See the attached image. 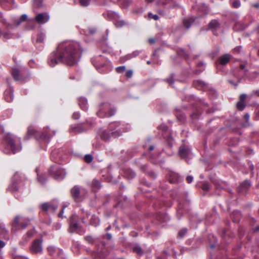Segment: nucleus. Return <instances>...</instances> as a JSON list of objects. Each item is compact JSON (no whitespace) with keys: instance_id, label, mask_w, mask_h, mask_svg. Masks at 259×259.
Wrapping results in <instances>:
<instances>
[{"instance_id":"f257e3e1","label":"nucleus","mask_w":259,"mask_h":259,"mask_svg":"<svg viewBox=\"0 0 259 259\" xmlns=\"http://www.w3.org/2000/svg\"><path fill=\"white\" fill-rule=\"evenodd\" d=\"M82 51L78 42H62L58 45L56 50L50 54L48 63L51 67H54L59 63L74 66L79 61Z\"/></svg>"},{"instance_id":"f03ea898","label":"nucleus","mask_w":259,"mask_h":259,"mask_svg":"<svg viewBox=\"0 0 259 259\" xmlns=\"http://www.w3.org/2000/svg\"><path fill=\"white\" fill-rule=\"evenodd\" d=\"M3 151L6 154H15L21 150L20 139L10 134L4 138Z\"/></svg>"},{"instance_id":"7ed1b4c3","label":"nucleus","mask_w":259,"mask_h":259,"mask_svg":"<svg viewBox=\"0 0 259 259\" xmlns=\"http://www.w3.org/2000/svg\"><path fill=\"white\" fill-rule=\"evenodd\" d=\"M116 110V108L109 103H101L97 107L96 115L100 118H108L114 116Z\"/></svg>"},{"instance_id":"20e7f679","label":"nucleus","mask_w":259,"mask_h":259,"mask_svg":"<svg viewBox=\"0 0 259 259\" xmlns=\"http://www.w3.org/2000/svg\"><path fill=\"white\" fill-rule=\"evenodd\" d=\"M38 135L39 136L40 140L44 141L45 143L48 142L52 136L49 130L47 129L44 130V131L41 134H37L34 128L31 127H29L28 128L27 134L24 137V139L25 140H27L33 136Z\"/></svg>"},{"instance_id":"39448f33","label":"nucleus","mask_w":259,"mask_h":259,"mask_svg":"<svg viewBox=\"0 0 259 259\" xmlns=\"http://www.w3.org/2000/svg\"><path fill=\"white\" fill-rule=\"evenodd\" d=\"M25 180L24 177H21L18 172H16L12 178V183L8 189L12 192L17 191L19 188L24 186Z\"/></svg>"},{"instance_id":"423d86ee","label":"nucleus","mask_w":259,"mask_h":259,"mask_svg":"<svg viewBox=\"0 0 259 259\" xmlns=\"http://www.w3.org/2000/svg\"><path fill=\"white\" fill-rule=\"evenodd\" d=\"M27 16L25 14L22 15L19 20H15L13 23H10L4 17L3 14L0 13V23L4 26H6L11 29H14L19 26L22 22L25 21Z\"/></svg>"},{"instance_id":"0eeeda50","label":"nucleus","mask_w":259,"mask_h":259,"mask_svg":"<svg viewBox=\"0 0 259 259\" xmlns=\"http://www.w3.org/2000/svg\"><path fill=\"white\" fill-rule=\"evenodd\" d=\"M71 196L75 202H80L85 198L84 190L77 185L74 186L70 190Z\"/></svg>"},{"instance_id":"6e6552de","label":"nucleus","mask_w":259,"mask_h":259,"mask_svg":"<svg viewBox=\"0 0 259 259\" xmlns=\"http://www.w3.org/2000/svg\"><path fill=\"white\" fill-rule=\"evenodd\" d=\"M49 174L56 180H62L65 176V171L59 165L54 164L49 169Z\"/></svg>"},{"instance_id":"1a4fd4ad","label":"nucleus","mask_w":259,"mask_h":259,"mask_svg":"<svg viewBox=\"0 0 259 259\" xmlns=\"http://www.w3.org/2000/svg\"><path fill=\"white\" fill-rule=\"evenodd\" d=\"M39 208L47 214L53 213L58 208V202L56 201L45 202L40 205Z\"/></svg>"},{"instance_id":"9d476101","label":"nucleus","mask_w":259,"mask_h":259,"mask_svg":"<svg viewBox=\"0 0 259 259\" xmlns=\"http://www.w3.org/2000/svg\"><path fill=\"white\" fill-rule=\"evenodd\" d=\"M50 158L54 162L60 163L65 158V153L62 149H55L52 151Z\"/></svg>"},{"instance_id":"9b49d317","label":"nucleus","mask_w":259,"mask_h":259,"mask_svg":"<svg viewBox=\"0 0 259 259\" xmlns=\"http://www.w3.org/2000/svg\"><path fill=\"white\" fill-rule=\"evenodd\" d=\"M30 251L32 254L41 253L42 251V241L39 239H35L30 247Z\"/></svg>"},{"instance_id":"f8f14e48","label":"nucleus","mask_w":259,"mask_h":259,"mask_svg":"<svg viewBox=\"0 0 259 259\" xmlns=\"http://www.w3.org/2000/svg\"><path fill=\"white\" fill-rule=\"evenodd\" d=\"M251 186L249 180H245L241 183L237 187V192L240 194H246Z\"/></svg>"},{"instance_id":"ddd939ff","label":"nucleus","mask_w":259,"mask_h":259,"mask_svg":"<svg viewBox=\"0 0 259 259\" xmlns=\"http://www.w3.org/2000/svg\"><path fill=\"white\" fill-rule=\"evenodd\" d=\"M77 220L78 217L76 215H72L70 218L69 232L73 233L77 229L78 227Z\"/></svg>"},{"instance_id":"4468645a","label":"nucleus","mask_w":259,"mask_h":259,"mask_svg":"<svg viewBox=\"0 0 259 259\" xmlns=\"http://www.w3.org/2000/svg\"><path fill=\"white\" fill-rule=\"evenodd\" d=\"M49 255L52 256H60L63 253L62 250L56 248L55 246H50L47 248Z\"/></svg>"},{"instance_id":"2eb2a0df","label":"nucleus","mask_w":259,"mask_h":259,"mask_svg":"<svg viewBox=\"0 0 259 259\" xmlns=\"http://www.w3.org/2000/svg\"><path fill=\"white\" fill-rule=\"evenodd\" d=\"M49 20V16L47 13H40L35 17L36 21L39 24H44Z\"/></svg>"},{"instance_id":"dca6fc26","label":"nucleus","mask_w":259,"mask_h":259,"mask_svg":"<svg viewBox=\"0 0 259 259\" xmlns=\"http://www.w3.org/2000/svg\"><path fill=\"white\" fill-rule=\"evenodd\" d=\"M5 26L6 27V30L2 31V30L0 29V36H2L3 39L5 40L13 38L14 37V34L11 33L9 30V29H11L6 27V26Z\"/></svg>"},{"instance_id":"f3484780","label":"nucleus","mask_w":259,"mask_h":259,"mask_svg":"<svg viewBox=\"0 0 259 259\" xmlns=\"http://www.w3.org/2000/svg\"><path fill=\"white\" fill-rule=\"evenodd\" d=\"M231 57L232 56L230 54H226L220 56L218 59V61L219 64L224 66L230 62Z\"/></svg>"},{"instance_id":"a211bd4d","label":"nucleus","mask_w":259,"mask_h":259,"mask_svg":"<svg viewBox=\"0 0 259 259\" xmlns=\"http://www.w3.org/2000/svg\"><path fill=\"white\" fill-rule=\"evenodd\" d=\"M5 100L7 102H11L14 99L13 90L10 89L6 90L4 94Z\"/></svg>"},{"instance_id":"6ab92c4d","label":"nucleus","mask_w":259,"mask_h":259,"mask_svg":"<svg viewBox=\"0 0 259 259\" xmlns=\"http://www.w3.org/2000/svg\"><path fill=\"white\" fill-rule=\"evenodd\" d=\"M70 132L75 134L83 132L85 129L82 125H77L76 126H72L70 128Z\"/></svg>"},{"instance_id":"aec40b11","label":"nucleus","mask_w":259,"mask_h":259,"mask_svg":"<svg viewBox=\"0 0 259 259\" xmlns=\"http://www.w3.org/2000/svg\"><path fill=\"white\" fill-rule=\"evenodd\" d=\"M78 104L82 110L84 111L87 110L88 106L87 99L83 97L79 98L78 99Z\"/></svg>"},{"instance_id":"412c9836","label":"nucleus","mask_w":259,"mask_h":259,"mask_svg":"<svg viewBox=\"0 0 259 259\" xmlns=\"http://www.w3.org/2000/svg\"><path fill=\"white\" fill-rule=\"evenodd\" d=\"M11 75L14 79L16 81H18L21 79L20 71L18 68H12L11 70Z\"/></svg>"},{"instance_id":"4be33fe9","label":"nucleus","mask_w":259,"mask_h":259,"mask_svg":"<svg viewBox=\"0 0 259 259\" xmlns=\"http://www.w3.org/2000/svg\"><path fill=\"white\" fill-rule=\"evenodd\" d=\"M179 177L177 174L171 172L169 174L168 181L171 184H175L179 181Z\"/></svg>"},{"instance_id":"5701e85b","label":"nucleus","mask_w":259,"mask_h":259,"mask_svg":"<svg viewBox=\"0 0 259 259\" xmlns=\"http://www.w3.org/2000/svg\"><path fill=\"white\" fill-rule=\"evenodd\" d=\"M99 219L97 216L95 215H92L90 218L89 225L97 227L99 225Z\"/></svg>"},{"instance_id":"b1692460","label":"nucleus","mask_w":259,"mask_h":259,"mask_svg":"<svg viewBox=\"0 0 259 259\" xmlns=\"http://www.w3.org/2000/svg\"><path fill=\"white\" fill-rule=\"evenodd\" d=\"M114 25L117 28H121L128 25V23L122 19H117L115 21Z\"/></svg>"},{"instance_id":"393cba45","label":"nucleus","mask_w":259,"mask_h":259,"mask_svg":"<svg viewBox=\"0 0 259 259\" xmlns=\"http://www.w3.org/2000/svg\"><path fill=\"white\" fill-rule=\"evenodd\" d=\"M220 26V24L218 20L214 19L211 20L208 24V28L212 30H215Z\"/></svg>"},{"instance_id":"a878e982","label":"nucleus","mask_w":259,"mask_h":259,"mask_svg":"<svg viewBox=\"0 0 259 259\" xmlns=\"http://www.w3.org/2000/svg\"><path fill=\"white\" fill-rule=\"evenodd\" d=\"M189 153V149L185 146H182L180 148L179 155L182 158L186 157Z\"/></svg>"},{"instance_id":"bb28decb","label":"nucleus","mask_w":259,"mask_h":259,"mask_svg":"<svg viewBox=\"0 0 259 259\" xmlns=\"http://www.w3.org/2000/svg\"><path fill=\"white\" fill-rule=\"evenodd\" d=\"M162 4L164 5H169V7L172 8H176L179 7V5L173 0H164L162 2Z\"/></svg>"},{"instance_id":"cd10ccee","label":"nucleus","mask_w":259,"mask_h":259,"mask_svg":"<svg viewBox=\"0 0 259 259\" xmlns=\"http://www.w3.org/2000/svg\"><path fill=\"white\" fill-rule=\"evenodd\" d=\"M110 137L109 132L106 130L103 131L100 135L101 139L105 142L109 141Z\"/></svg>"},{"instance_id":"c85d7f7f","label":"nucleus","mask_w":259,"mask_h":259,"mask_svg":"<svg viewBox=\"0 0 259 259\" xmlns=\"http://www.w3.org/2000/svg\"><path fill=\"white\" fill-rule=\"evenodd\" d=\"M124 174L128 179H133L136 176L135 172L131 169H125Z\"/></svg>"},{"instance_id":"c756f323","label":"nucleus","mask_w":259,"mask_h":259,"mask_svg":"<svg viewBox=\"0 0 259 259\" xmlns=\"http://www.w3.org/2000/svg\"><path fill=\"white\" fill-rule=\"evenodd\" d=\"M195 21V19L193 18H189L185 19L183 21V24L185 28H189L190 27L191 24Z\"/></svg>"},{"instance_id":"7c9ffc66","label":"nucleus","mask_w":259,"mask_h":259,"mask_svg":"<svg viewBox=\"0 0 259 259\" xmlns=\"http://www.w3.org/2000/svg\"><path fill=\"white\" fill-rule=\"evenodd\" d=\"M193 85L197 89L201 90L202 88L206 85V84L204 82L198 80L193 82Z\"/></svg>"},{"instance_id":"2f4dec72","label":"nucleus","mask_w":259,"mask_h":259,"mask_svg":"<svg viewBox=\"0 0 259 259\" xmlns=\"http://www.w3.org/2000/svg\"><path fill=\"white\" fill-rule=\"evenodd\" d=\"M45 37V34L43 33H38L36 36V39L35 44L36 45L37 44H43Z\"/></svg>"},{"instance_id":"473e14b6","label":"nucleus","mask_w":259,"mask_h":259,"mask_svg":"<svg viewBox=\"0 0 259 259\" xmlns=\"http://www.w3.org/2000/svg\"><path fill=\"white\" fill-rule=\"evenodd\" d=\"M246 27V25L241 22H236L234 26V29L236 31L242 30H244Z\"/></svg>"},{"instance_id":"72a5a7b5","label":"nucleus","mask_w":259,"mask_h":259,"mask_svg":"<svg viewBox=\"0 0 259 259\" xmlns=\"http://www.w3.org/2000/svg\"><path fill=\"white\" fill-rule=\"evenodd\" d=\"M90 217V214L88 212L83 213V215L81 217L82 222L86 225H89Z\"/></svg>"},{"instance_id":"f704fd0d","label":"nucleus","mask_w":259,"mask_h":259,"mask_svg":"<svg viewBox=\"0 0 259 259\" xmlns=\"http://www.w3.org/2000/svg\"><path fill=\"white\" fill-rule=\"evenodd\" d=\"M230 3L232 7L237 9L241 6V3L239 0H230Z\"/></svg>"},{"instance_id":"c9c22d12","label":"nucleus","mask_w":259,"mask_h":259,"mask_svg":"<svg viewBox=\"0 0 259 259\" xmlns=\"http://www.w3.org/2000/svg\"><path fill=\"white\" fill-rule=\"evenodd\" d=\"M184 203L189 204V202L187 200H185L184 202L180 201L179 202L178 210L177 211L178 214L182 213L183 209H184V204H183Z\"/></svg>"},{"instance_id":"e433bc0d","label":"nucleus","mask_w":259,"mask_h":259,"mask_svg":"<svg viewBox=\"0 0 259 259\" xmlns=\"http://www.w3.org/2000/svg\"><path fill=\"white\" fill-rule=\"evenodd\" d=\"M168 136L166 137L164 136V138L165 139V140L166 141L167 144L169 148H171L172 145V141L173 139L172 138L171 136L170 135L169 133H167Z\"/></svg>"},{"instance_id":"4c0bfd02","label":"nucleus","mask_w":259,"mask_h":259,"mask_svg":"<svg viewBox=\"0 0 259 259\" xmlns=\"http://www.w3.org/2000/svg\"><path fill=\"white\" fill-rule=\"evenodd\" d=\"M133 251L139 255H142L143 254V250L139 246H135L133 247Z\"/></svg>"},{"instance_id":"58836bf2","label":"nucleus","mask_w":259,"mask_h":259,"mask_svg":"<svg viewBox=\"0 0 259 259\" xmlns=\"http://www.w3.org/2000/svg\"><path fill=\"white\" fill-rule=\"evenodd\" d=\"M132 1L131 0H121L120 3L122 8H126L131 4Z\"/></svg>"},{"instance_id":"ea45409f","label":"nucleus","mask_w":259,"mask_h":259,"mask_svg":"<svg viewBox=\"0 0 259 259\" xmlns=\"http://www.w3.org/2000/svg\"><path fill=\"white\" fill-rule=\"evenodd\" d=\"M92 187L93 189H99L100 188V183L97 180H94L92 183Z\"/></svg>"},{"instance_id":"a19ab883","label":"nucleus","mask_w":259,"mask_h":259,"mask_svg":"<svg viewBox=\"0 0 259 259\" xmlns=\"http://www.w3.org/2000/svg\"><path fill=\"white\" fill-rule=\"evenodd\" d=\"M31 221L30 219H27V220L25 222H21L20 223L19 226L17 229H24L26 228V227L28 226L29 222Z\"/></svg>"},{"instance_id":"79ce46f5","label":"nucleus","mask_w":259,"mask_h":259,"mask_svg":"<svg viewBox=\"0 0 259 259\" xmlns=\"http://www.w3.org/2000/svg\"><path fill=\"white\" fill-rule=\"evenodd\" d=\"M19 220H20V217L19 216H16L14 220V222L13 223V227H15L17 229L18 228V227L19 226V225L20 224V223H19Z\"/></svg>"},{"instance_id":"37998d69","label":"nucleus","mask_w":259,"mask_h":259,"mask_svg":"<svg viewBox=\"0 0 259 259\" xmlns=\"http://www.w3.org/2000/svg\"><path fill=\"white\" fill-rule=\"evenodd\" d=\"M174 74H171L169 77L165 79L164 80L169 85H172L173 83H174Z\"/></svg>"},{"instance_id":"c03bdc74","label":"nucleus","mask_w":259,"mask_h":259,"mask_svg":"<svg viewBox=\"0 0 259 259\" xmlns=\"http://www.w3.org/2000/svg\"><path fill=\"white\" fill-rule=\"evenodd\" d=\"M246 105L245 103L239 101L237 103V108L239 111H242L245 107Z\"/></svg>"},{"instance_id":"a18cd8bd","label":"nucleus","mask_w":259,"mask_h":259,"mask_svg":"<svg viewBox=\"0 0 259 259\" xmlns=\"http://www.w3.org/2000/svg\"><path fill=\"white\" fill-rule=\"evenodd\" d=\"M177 54L179 56H182V57H183L185 58L188 57V55L186 54V53L185 52V50L182 49H180L179 50H178Z\"/></svg>"},{"instance_id":"49530a36","label":"nucleus","mask_w":259,"mask_h":259,"mask_svg":"<svg viewBox=\"0 0 259 259\" xmlns=\"http://www.w3.org/2000/svg\"><path fill=\"white\" fill-rule=\"evenodd\" d=\"M84 160L85 162L90 163L93 161V157L90 154L85 155L84 157Z\"/></svg>"},{"instance_id":"de8ad7c7","label":"nucleus","mask_w":259,"mask_h":259,"mask_svg":"<svg viewBox=\"0 0 259 259\" xmlns=\"http://www.w3.org/2000/svg\"><path fill=\"white\" fill-rule=\"evenodd\" d=\"M96 251L100 257H105L107 255L106 253L105 252L104 249L98 248Z\"/></svg>"},{"instance_id":"09e8293b","label":"nucleus","mask_w":259,"mask_h":259,"mask_svg":"<svg viewBox=\"0 0 259 259\" xmlns=\"http://www.w3.org/2000/svg\"><path fill=\"white\" fill-rule=\"evenodd\" d=\"M210 188V184L208 182H204L202 184L201 189L203 191H208Z\"/></svg>"},{"instance_id":"8fccbe9b","label":"nucleus","mask_w":259,"mask_h":259,"mask_svg":"<svg viewBox=\"0 0 259 259\" xmlns=\"http://www.w3.org/2000/svg\"><path fill=\"white\" fill-rule=\"evenodd\" d=\"M91 0H79V3L83 7L88 6L90 4Z\"/></svg>"},{"instance_id":"3c124183","label":"nucleus","mask_w":259,"mask_h":259,"mask_svg":"<svg viewBox=\"0 0 259 259\" xmlns=\"http://www.w3.org/2000/svg\"><path fill=\"white\" fill-rule=\"evenodd\" d=\"M254 118L256 120H259V106H256L254 111Z\"/></svg>"},{"instance_id":"603ef678","label":"nucleus","mask_w":259,"mask_h":259,"mask_svg":"<svg viewBox=\"0 0 259 259\" xmlns=\"http://www.w3.org/2000/svg\"><path fill=\"white\" fill-rule=\"evenodd\" d=\"M187 229L186 228H183L179 232V236L181 238H183L187 233Z\"/></svg>"},{"instance_id":"864d4df0","label":"nucleus","mask_w":259,"mask_h":259,"mask_svg":"<svg viewBox=\"0 0 259 259\" xmlns=\"http://www.w3.org/2000/svg\"><path fill=\"white\" fill-rule=\"evenodd\" d=\"M37 180L41 184H44L46 182V178L44 176L38 175Z\"/></svg>"},{"instance_id":"5fc2aeb1","label":"nucleus","mask_w":259,"mask_h":259,"mask_svg":"<svg viewBox=\"0 0 259 259\" xmlns=\"http://www.w3.org/2000/svg\"><path fill=\"white\" fill-rule=\"evenodd\" d=\"M84 239L90 244H93L95 241L94 238L91 236H87Z\"/></svg>"},{"instance_id":"6e6d98bb","label":"nucleus","mask_w":259,"mask_h":259,"mask_svg":"<svg viewBox=\"0 0 259 259\" xmlns=\"http://www.w3.org/2000/svg\"><path fill=\"white\" fill-rule=\"evenodd\" d=\"M125 66H119L116 68V71L117 73H122L125 70Z\"/></svg>"},{"instance_id":"4d7b16f0","label":"nucleus","mask_w":259,"mask_h":259,"mask_svg":"<svg viewBox=\"0 0 259 259\" xmlns=\"http://www.w3.org/2000/svg\"><path fill=\"white\" fill-rule=\"evenodd\" d=\"M33 4L35 7H40L42 4L41 0H34Z\"/></svg>"},{"instance_id":"13d9d810","label":"nucleus","mask_w":259,"mask_h":259,"mask_svg":"<svg viewBox=\"0 0 259 259\" xmlns=\"http://www.w3.org/2000/svg\"><path fill=\"white\" fill-rule=\"evenodd\" d=\"M80 116V113L78 112H74L72 116V118L74 119H78L79 118Z\"/></svg>"},{"instance_id":"bf43d9fd","label":"nucleus","mask_w":259,"mask_h":259,"mask_svg":"<svg viewBox=\"0 0 259 259\" xmlns=\"http://www.w3.org/2000/svg\"><path fill=\"white\" fill-rule=\"evenodd\" d=\"M33 233L32 231H29L27 232L26 236L27 237L25 238V240L27 241V239H29L33 236Z\"/></svg>"},{"instance_id":"052dcab7","label":"nucleus","mask_w":259,"mask_h":259,"mask_svg":"<svg viewBox=\"0 0 259 259\" xmlns=\"http://www.w3.org/2000/svg\"><path fill=\"white\" fill-rule=\"evenodd\" d=\"M246 95L244 94H241L239 97V101L244 103L245 101L246 100Z\"/></svg>"},{"instance_id":"680f3d73","label":"nucleus","mask_w":259,"mask_h":259,"mask_svg":"<svg viewBox=\"0 0 259 259\" xmlns=\"http://www.w3.org/2000/svg\"><path fill=\"white\" fill-rule=\"evenodd\" d=\"M125 75L128 78H131L133 75V71L132 70H128L126 72Z\"/></svg>"},{"instance_id":"e2e57ef3","label":"nucleus","mask_w":259,"mask_h":259,"mask_svg":"<svg viewBox=\"0 0 259 259\" xmlns=\"http://www.w3.org/2000/svg\"><path fill=\"white\" fill-rule=\"evenodd\" d=\"M149 16L152 18H153L155 20H157L158 19L159 17L157 15H152L151 13L149 14Z\"/></svg>"},{"instance_id":"0e129e2a","label":"nucleus","mask_w":259,"mask_h":259,"mask_svg":"<svg viewBox=\"0 0 259 259\" xmlns=\"http://www.w3.org/2000/svg\"><path fill=\"white\" fill-rule=\"evenodd\" d=\"M251 7H253L256 9H259V2L256 3H252L250 4Z\"/></svg>"},{"instance_id":"69168bd1","label":"nucleus","mask_w":259,"mask_h":259,"mask_svg":"<svg viewBox=\"0 0 259 259\" xmlns=\"http://www.w3.org/2000/svg\"><path fill=\"white\" fill-rule=\"evenodd\" d=\"M193 178L190 176H187L186 178V181L189 184L191 183L193 181Z\"/></svg>"},{"instance_id":"338daca9","label":"nucleus","mask_w":259,"mask_h":259,"mask_svg":"<svg viewBox=\"0 0 259 259\" xmlns=\"http://www.w3.org/2000/svg\"><path fill=\"white\" fill-rule=\"evenodd\" d=\"M200 114V113L198 112H194L191 115V116L193 118H198Z\"/></svg>"},{"instance_id":"774afa93","label":"nucleus","mask_w":259,"mask_h":259,"mask_svg":"<svg viewBox=\"0 0 259 259\" xmlns=\"http://www.w3.org/2000/svg\"><path fill=\"white\" fill-rule=\"evenodd\" d=\"M65 208V207L63 206L61 209V210L60 211V212L59 213L58 216L59 218H63V214L64 213V209Z\"/></svg>"}]
</instances>
